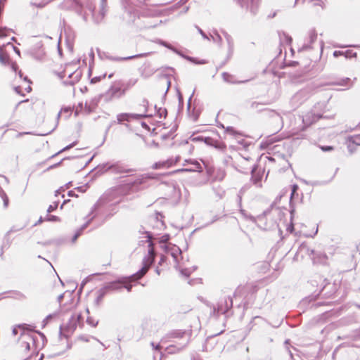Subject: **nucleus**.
Returning <instances> with one entry per match:
<instances>
[{
  "instance_id": "39",
  "label": "nucleus",
  "mask_w": 360,
  "mask_h": 360,
  "mask_svg": "<svg viewBox=\"0 0 360 360\" xmlns=\"http://www.w3.org/2000/svg\"><path fill=\"white\" fill-rule=\"evenodd\" d=\"M240 213L242 214V215L246 218V219H250V221L255 222V217H254L253 216H251V215H248L245 210H243V209H240Z\"/></svg>"
},
{
  "instance_id": "31",
  "label": "nucleus",
  "mask_w": 360,
  "mask_h": 360,
  "mask_svg": "<svg viewBox=\"0 0 360 360\" xmlns=\"http://www.w3.org/2000/svg\"><path fill=\"white\" fill-rule=\"evenodd\" d=\"M140 110L141 113H139L138 115H144L143 118L147 117L146 112H148V101L146 98H143L141 103L139 104Z\"/></svg>"
},
{
  "instance_id": "45",
  "label": "nucleus",
  "mask_w": 360,
  "mask_h": 360,
  "mask_svg": "<svg viewBox=\"0 0 360 360\" xmlns=\"http://www.w3.org/2000/svg\"><path fill=\"white\" fill-rule=\"evenodd\" d=\"M105 75H103L102 76H99V77H93L91 79V84H95V83H97L98 82L101 81V79L102 78H105Z\"/></svg>"
},
{
  "instance_id": "34",
  "label": "nucleus",
  "mask_w": 360,
  "mask_h": 360,
  "mask_svg": "<svg viewBox=\"0 0 360 360\" xmlns=\"http://www.w3.org/2000/svg\"><path fill=\"white\" fill-rule=\"evenodd\" d=\"M4 46V45L0 46V63L6 65L9 61V56L6 52H4L3 49Z\"/></svg>"
},
{
  "instance_id": "20",
  "label": "nucleus",
  "mask_w": 360,
  "mask_h": 360,
  "mask_svg": "<svg viewBox=\"0 0 360 360\" xmlns=\"http://www.w3.org/2000/svg\"><path fill=\"white\" fill-rule=\"evenodd\" d=\"M203 142L207 146H213L219 150H224L226 147L223 143L211 137H205Z\"/></svg>"
},
{
  "instance_id": "5",
  "label": "nucleus",
  "mask_w": 360,
  "mask_h": 360,
  "mask_svg": "<svg viewBox=\"0 0 360 360\" xmlns=\"http://www.w3.org/2000/svg\"><path fill=\"white\" fill-rule=\"evenodd\" d=\"M81 319V314H74L71 315L68 323L65 326H60V335H62L63 330H65L68 334L72 333L76 329L77 324L80 323Z\"/></svg>"
},
{
  "instance_id": "41",
  "label": "nucleus",
  "mask_w": 360,
  "mask_h": 360,
  "mask_svg": "<svg viewBox=\"0 0 360 360\" xmlns=\"http://www.w3.org/2000/svg\"><path fill=\"white\" fill-rule=\"evenodd\" d=\"M56 315V313L51 314L46 316V317L43 320V327H44L49 322V321Z\"/></svg>"
},
{
  "instance_id": "40",
  "label": "nucleus",
  "mask_w": 360,
  "mask_h": 360,
  "mask_svg": "<svg viewBox=\"0 0 360 360\" xmlns=\"http://www.w3.org/2000/svg\"><path fill=\"white\" fill-rule=\"evenodd\" d=\"M44 221H60V219L57 216H55V215H49V216H47L45 219H44Z\"/></svg>"
},
{
  "instance_id": "44",
  "label": "nucleus",
  "mask_w": 360,
  "mask_h": 360,
  "mask_svg": "<svg viewBox=\"0 0 360 360\" xmlns=\"http://www.w3.org/2000/svg\"><path fill=\"white\" fill-rule=\"evenodd\" d=\"M158 114H159V116L160 117H164L165 118L166 116H167V111L166 109H162V108H159L158 111Z\"/></svg>"
},
{
  "instance_id": "17",
  "label": "nucleus",
  "mask_w": 360,
  "mask_h": 360,
  "mask_svg": "<svg viewBox=\"0 0 360 360\" xmlns=\"http://www.w3.org/2000/svg\"><path fill=\"white\" fill-rule=\"evenodd\" d=\"M317 39V34L315 30H312L309 32L307 39L304 42L300 51H306L311 49V44Z\"/></svg>"
},
{
  "instance_id": "25",
  "label": "nucleus",
  "mask_w": 360,
  "mask_h": 360,
  "mask_svg": "<svg viewBox=\"0 0 360 360\" xmlns=\"http://www.w3.org/2000/svg\"><path fill=\"white\" fill-rule=\"evenodd\" d=\"M22 228H20V229H15L14 227H12L5 235V237H4V242L1 246V255H3V249L6 247H9L10 245H11V242L9 241V235L13 233V232H15V231H19Z\"/></svg>"
},
{
  "instance_id": "4",
  "label": "nucleus",
  "mask_w": 360,
  "mask_h": 360,
  "mask_svg": "<svg viewBox=\"0 0 360 360\" xmlns=\"http://www.w3.org/2000/svg\"><path fill=\"white\" fill-rule=\"evenodd\" d=\"M124 95V90L122 88V81H116L112 84L104 96L107 101H110L114 98H120Z\"/></svg>"
},
{
  "instance_id": "9",
  "label": "nucleus",
  "mask_w": 360,
  "mask_h": 360,
  "mask_svg": "<svg viewBox=\"0 0 360 360\" xmlns=\"http://www.w3.org/2000/svg\"><path fill=\"white\" fill-rule=\"evenodd\" d=\"M60 7L65 10L73 9L79 14H82L83 4L79 0H63V1L60 4Z\"/></svg>"
},
{
  "instance_id": "37",
  "label": "nucleus",
  "mask_w": 360,
  "mask_h": 360,
  "mask_svg": "<svg viewBox=\"0 0 360 360\" xmlns=\"http://www.w3.org/2000/svg\"><path fill=\"white\" fill-rule=\"evenodd\" d=\"M223 34L229 44V47H231L233 46V39L231 35H229L227 32H223Z\"/></svg>"
},
{
  "instance_id": "12",
  "label": "nucleus",
  "mask_w": 360,
  "mask_h": 360,
  "mask_svg": "<svg viewBox=\"0 0 360 360\" xmlns=\"http://www.w3.org/2000/svg\"><path fill=\"white\" fill-rule=\"evenodd\" d=\"M242 8L249 9L253 14L257 13L259 0H235Z\"/></svg>"
},
{
  "instance_id": "43",
  "label": "nucleus",
  "mask_w": 360,
  "mask_h": 360,
  "mask_svg": "<svg viewBox=\"0 0 360 360\" xmlns=\"http://www.w3.org/2000/svg\"><path fill=\"white\" fill-rule=\"evenodd\" d=\"M58 205V202H55L53 205H50L47 209V212L51 213V212H53L55 210L57 209Z\"/></svg>"
},
{
  "instance_id": "61",
  "label": "nucleus",
  "mask_w": 360,
  "mask_h": 360,
  "mask_svg": "<svg viewBox=\"0 0 360 360\" xmlns=\"http://www.w3.org/2000/svg\"><path fill=\"white\" fill-rule=\"evenodd\" d=\"M84 110L87 114H89L91 112V108L88 106L86 103L84 105Z\"/></svg>"
},
{
  "instance_id": "10",
  "label": "nucleus",
  "mask_w": 360,
  "mask_h": 360,
  "mask_svg": "<svg viewBox=\"0 0 360 360\" xmlns=\"http://www.w3.org/2000/svg\"><path fill=\"white\" fill-rule=\"evenodd\" d=\"M161 248L173 257L175 263H179L178 257L181 255V250L177 245L169 243L162 245Z\"/></svg>"
},
{
  "instance_id": "15",
  "label": "nucleus",
  "mask_w": 360,
  "mask_h": 360,
  "mask_svg": "<svg viewBox=\"0 0 360 360\" xmlns=\"http://www.w3.org/2000/svg\"><path fill=\"white\" fill-rule=\"evenodd\" d=\"M81 3L83 4L81 15H82L83 19L86 20L87 15H89L87 11H89L90 14L93 15L95 9V4L92 0H84L81 1Z\"/></svg>"
},
{
  "instance_id": "24",
  "label": "nucleus",
  "mask_w": 360,
  "mask_h": 360,
  "mask_svg": "<svg viewBox=\"0 0 360 360\" xmlns=\"http://www.w3.org/2000/svg\"><path fill=\"white\" fill-rule=\"evenodd\" d=\"M229 303H228V301L226 300H225L224 301V302L226 304V307L224 308L223 307V301H221V302L218 304V308H217L219 313L226 314L228 311V310L232 307V300L231 298H229Z\"/></svg>"
},
{
  "instance_id": "23",
  "label": "nucleus",
  "mask_w": 360,
  "mask_h": 360,
  "mask_svg": "<svg viewBox=\"0 0 360 360\" xmlns=\"http://www.w3.org/2000/svg\"><path fill=\"white\" fill-rule=\"evenodd\" d=\"M221 77H222L223 80L225 82L229 83V84H240V83H244L246 82V81H238L235 79V77L233 75H231L229 72H222Z\"/></svg>"
},
{
  "instance_id": "13",
  "label": "nucleus",
  "mask_w": 360,
  "mask_h": 360,
  "mask_svg": "<svg viewBox=\"0 0 360 360\" xmlns=\"http://www.w3.org/2000/svg\"><path fill=\"white\" fill-rule=\"evenodd\" d=\"M144 115H138L136 113H120L117 115V124H123L124 122H130L131 120H139L143 118Z\"/></svg>"
},
{
  "instance_id": "55",
  "label": "nucleus",
  "mask_w": 360,
  "mask_h": 360,
  "mask_svg": "<svg viewBox=\"0 0 360 360\" xmlns=\"http://www.w3.org/2000/svg\"><path fill=\"white\" fill-rule=\"evenodd\" d=\"M87 323L89 324V325H91L93 326L94 327H95L97 324H98V321H93L90 318H88L87 320H86Z\"/></svg>"
},
{
  "instance_id": "60",
  "label": "nucleus",
  "mask_w": 360,
  "mask_h": 360,
  "mask_svg": "<svg viewBox=\"0 0 360 360\" xmlns=\"http://www.w3.org/2000/svg\"><path fill=\"white\" fill-rule=\"evenodd\" d=\"M2 200L4 201V207H6L8 206V196L6 195V197L2 198Z\"/></svg>"
},
{
  "instance_id": "50",
  "label": "nucleus",
  "mask_w": 360,
  "mask_h": 360,
  "mask_svg": "<svg viewBox=\"0 0 360 360\" xmlns=\"http://www.w3.org/2000/svg\"><path fill=\"white\" fill-rule=\"evenodd\" d=\"M350 79L347 77V78H345L341 80V82H340L338 83V84L340 85H347L349 82H350Z\"/></svg>"
},
{
  "instance_id": "59",
  "label": "nucleus",
  "mask_w": 360,
  "mask_h": 360,
  "mask_svg": "<svg viewBox=\"0 0 360 360\" xmlns=\"http://www.w3.org/2000/svg\"><path fill=\"white\" fill-rule=\"evenodd\" d=\"M181 274H183L184 276H185L186 277H188L189 275H190V272L188 271V269H182L181 271Z\"/></svg>"
},
{
  "instance_id": "35",
  "label": "nucleus",
  "mask_w": 360,
  "mask_h": 360,
  "mask_svg": "<svg viewBox=\"0 0 360 360\" xmlns=\"http://www.w3.org/2000/svg\"><path fill=\"white\" fill-rule=\"evenodd\" d=\"M350 141L353 143L360 146V134L354 135L349 138Z\"/></svg>"
},
{
  "instance_id": "2",
  "label": "nucleus",
  "mask_w": 360,
  "mask_h": 360,
  "mask_svg": "<svg viewBox=\"0 0 360 360\" xmlns=\"http://www.w3.org/2000/svg\"><path fill=\"white\" fill-rule=\"evenodd\" d=\"M191 336L190 330H175L167 334L169 338H174L180 340L176 345H172L167 347L169 353H175L184 349L189 343Z\"/></svg>"
},
{
  "instance_id": "11",
  "label": "nucleus",
  "mask_w": 360,
  "mask_h": 360,
  "mask_svg": "<svg viewBox=\"0 0 360 360\" xmlns=\"http://www.w3.org/2000/svg\"><path fill=\"white\" fill-rule=\"evenodd\" d=\"M129 280L128 278H120L116 281L107 283L104 287L108 290L110 291H119L123 288V284Z\"/></svg>"
},
{
  "instance_id": "54",
  "label": "nucleus",
  "mask_w": 360,
  "mask_h": 360,
  "mask_svg": "<svg viewBox=\"0 0 360 360\" xmlns=\"http://www.w3.org/2000/svg\"><path fill=\"white\" fill-rule=\"evenodd\" d=\"M226 131L228 133L231 134H236V131H235V129H234V128H233V127H228L226 128Z\"/></svg>"
},
{
  "instance_id": "18",
  "label": "nucleus",
  "mask_w": 360,
  "mask_h": 360,
  "mask_svg": "<svg viewBox=\"0 0 360 360\" xmlns=\"http://www.w3.org/2000/svg\"><path fill=\"white\" fill-rule=\"evenodd\" d=\"M22 335L23 340L21 342V347L24 348L25 351H29L30 349V344H35L36 337L25 333H23Z\"/></svg>"
},
{
  "instance_id": "16",
  "label": "nucleus",
  "mask_w": 360,
  "mask_h": 360,
  "mask_svg": "<svg viewBox=\"0 0 360 360\" xmlns=\"http://www.w3.org/2000/svg\"><path fill=\"white\" fill-rule=\"evenodd\" d=\"M257 166L256 165H254L251 169V181L256 187L261 188L262 186V175L257 172Z\"/></svg>"
},
{
  "instance_id": "57",
  "label": "nucleus",
  "mask_w": 360,
  "mask_h": 360,
  "mask_svg": "<svg viewBox=\"0 0 360 360\" xmlns=\"http://www.w3.org/2000/svg\"><path fill=\"white\" fill-rule=\"evenodd\" d=\"M321 148L323 151H325V152L330 151L333 149V148L332 146H321Z\"/></svg>"
},
{
  "instance_id": "56",
  "label": "nucleus",
  "mask_w": 360,
  "mask_h": 360,
  "mask_svg": "<svg viewBox=\"0 0 360 360\" xmlns=\"http://www.w3.org/2000/svg\"><path fill=\"white\" fill-rule=\"evenodd\" d=\"M14 91H15V93H17L18 94H20L21 96H24V94L22 93V91H21V87L20 86H15L14 87Z\"/></svg>"
},
{
  "instance_id": "38",
  "label": "nucleus",
  "mask_w": 360,
  "mask_h": 360,
  "mask_svg": "<svg viewBox=\"0 0 360 360\" xmlns=\"http://www.w3.org/2000/svg\"><path fill=\"white\" fill-rule=\"evenodd\" d=\"M240 213L242 214V215L246 218V219H250V221L255 222V217H254L253 216H251V215H248L245 210H243V209H240Z\"/></svg>"
},
{
  "instance_id": "26",
  "label": "nucleus",
  "mask_w": 360,
  "mask_h": 360,
  "mask_svg": "<svg viewBox=\"0 0 360 360\" xmlns=\"http://www.w3.org/2000/svg\"><path fill=\"white\" fill-rule=\"evenodd\" d=\"M22 228H20V229H15L14 227H12L5 235V237H4V242L1 246V255H3V249L6 247H9L10 245H11V242L9 241V235L13 233V232H15V231H19Z\"/></svg>"
},
{
  "instance_id": "58",
  "label": "nucleus",
  "mask_w": 360,
  "mask_h": 360,
  "mask_svg": "<svg viewBox=\"0 0 360 360\" xmlns=\"http://www.w3.org/2000/svg\"><path fill=\"white\" fill-rule=\"evenodd\" d=\"M333 56L334 57L337 58L340 56H344V51H335L333 52Z\"/></svg>"
},
{
  "instance_id": "14",
  "label": "nucleus",
  "mask_w": 360,
  "mask_h": 360,
  "mask_svg": "<svg viewBox=\"0 0 360 360\" xmlns=\"http://www.w3.org/2000/svg\"><path fill=\"white\" fill-rule=\"evenodd\" d=\"M186 163L190 164L191 166L186 168H184L181 169L177 170V172H201L202 171V167L201 164L195 160H186L184 165Z\"/></svg>"
},
{
  "instance_id": "28",
  "label": "nucleus",
  "mask_w": 360,
  "mask_h": 360,
  "mask_svg": "<svg viewBox=\"0 0 360 360\" xmlns=\"http://www.w3.org/2000/svg\"><path fill=\"white\" fill-rule=\"evenodd\" d=\"M105 167H107L106 170L110 169L115 173H124L127 172V170L124 169L121 165L118 164H113L111 165L106 164Z\"/></svg>"
},
{
  "instance_id": "51",
  "label": "nucleus",
  "mask_w": 360,
  "mask_h": 360,
  "mask_svg": "<svg viewBox=\"0 0 360 360\" xmlns=\"http://www.w3.org/2000/svg\"><path fill=\"white\" fill-rule=\"evenodd\" d=\"M60 111L68 113V115H67V117H68L70 115V113L71 112V108L70 107H63L61 108Z\"/></svg>"
},
{
  "instance_id": "6",
  "label": "nucleus",
  "mask_w": 360,
  "mask_h": 360,
  "mask_svg": "<svg viewBox=\"0 0 360 360\" xmlns=\"http://www.w3.org/2000/svg\"><path fill=\"white\" fill-rule=\"evenodd\" d=\"M301 251L305 252L311 257L314 264H324L327 260V255L321 252H316L306 245L301 247Z\"/></svg>"
},
{
  "instance_id": "53",
  "label": "nucleus",
  "mask_w": 360,
  "mask_h": 360,
  "mask_svg": "<svg viewBox=\"0 0 360 360\" xmlns=\"http://www.w3.org/2000/svg\"><path fill=\"white\" fill-rule=\"evenodd\" d=\"M192 63H193L195 64L202 65V64H205L206 61L205 60H198L197 58H194V60L192 61Z\"/></svg>"
},
{
  "instance_id": "32",
  "label": "nucleus",
  "mask_w": 360,
  "mask_h": 360,
  "mask_svg": "<svg viewBox=\"0 0 360 360\" xmlns=\"http://www.w3.org/2000/svg\"><path fill=\"white\" fill-rule=\"evenodd\" d=\"M297 190H298V186L297 184H293L292 186H291V193H290V207H292V203H293V201H294V199L295 198H298V193H297Z\"/></svg>"
},
{
  "instance_id": "7",
  "label": "nucleus",
  "mask_w": 360,
  "mask_h": 360,
  "mask_svg": "<svg viewBox=\"0 0 360 360\" xmlns=\"http://www.w3.org/2000/svg\"><path fill=\"white\" fill-rule=\"evenodd\" d=\"M153 178V177L150 174H139L131 176L127 180L126 184L132 188H135L146 184L148 180Z\"/></svg>"
},
{
  "instance_id": "29",
  "label": "nucleus",
  "mask_w": 360,
  "mask_h": 360,
  "mask_svg": "<svg viewBox=\"0 0 360 360\" xmlns=\"http://www.w3.org/2000/svg\"><path fill=\"white\" fill-rule=\"evenodd\" d=\"M97 205H94L91 209V213L86 217V221L79 228V229L83 232V231L88 226V225L91 223V221L94 219L95 216L90 217L91 214L96 210Z\"/></svg>"
},
{
  "instance_id": "33",
  "label": "nucleus",
  "mask_w": 360,
  "mask_h": 360,
  "mask_svg": "<svg viewBox=\"0 0 360 360\" xmlns=\"http://www.w3.org/2000/svg\"><path fill=\"white\" fill-rule=\"evenodd\" d=\"M108 290L105 288L103 286L102 288L98 290L97 291V297L96 298V303L97 305L100 304V302L102 301L103 298L105 297V295L108 293Z\"/></svg>"
},
{
  "instance_id": "3",
  "label": "nucleus",
  "mask_w": 360,
  "mask_h": 360,
  "mask_svg": "<svg viewBox=\"0 0 360 360\" xmlns=\"http://www.w3.org/2000/svg\"><path fill=\"white\" fill-rule=\"evenodd\" d=\"M314 91V86H308L295 94L290 100L292 107L295 109L307 101Z\"/></svg>"
},
{
  "instance_id": "30",
  "label": "nucleus",
  "mask_w": 360,
  "mask_h": 360,
  "mask_svg": "<svg viewBox=\"0 0 360 360\" xmlns=\"http://www.w3.org/2000/svg\"><path fill=\"white\" fill-rule=\"evenodd\" d=\"M97 205H94L91 209V213L86 217V221L79 228V229L83 232V231L88 226V225L91 223V221L94 219L95 216L90 217L91 214L96 210Z\"/></svg>"
},
{
  "instance_id": "47",
  "label": "nucleus",
  "mask_w": 360,
  "mask_h": 360,
  "mask_svg": "<svg viewBox=\"0 0 360 360\" xmlns=\"http://www.w3.org/2000/svg\"><path fill=\"white\" fill-rule=\"evenodd\" d=\"M196 28L198 31V32L201 34V36L205 39H208V37L207 36V34L203 32V30L202 29H200L199 27L196 26Z\"/></svg>"
},
{
  "instance_id": "63",
  "label": "nucleus",
  "mask_w": 360,
  "mask_h": 360,
  "mask_svg": "<svg viewBox=\"0 0 360 360\" xmlns=\"http://www.w3.org/2000/svg\"><path fill=\"white\" fill-rule=\"evenodd\" d=\"M283 36L286 38L287 42H288V44H290V43H291V41H292V38H291L290 36H288V35L285 34V33H283Z\"/></svg>"
},
{
  "instance_id": "46",
  "label": "nucleus",
  "mask_w": 360,
  "mask_h": 360,
  "mask_svg": "<svg viewBox=\"0 0 360 360\" xmlns=\"http://www.w3.org/2000/svg\"><path fill=\"white\" fill-rule=\"evenodd\" d=\"M8 30L6 27H0V38L4 37L6 36V32Z\"/></svg>"
},
{
  "instance_id": "8",
  "label": "nucleus",
  "mask_w": 360,
  "mask_h": 360,
  "mask_svg": "<svg viewBox=\"0 0 360 360\" xmlns=\"http://www.w3.org/2000/svg\"><path fill=\"white\" fill-rule=\"evenodd\" d=\"M180 156L169 158L165 160L155 162L151 168L153 169H167L176 165L180 160Z\"/></svg>"
},
{
  "instance_id": "19",
  "label": "nucleus",
  "mask_w": 360,
  "mask_h": 360,
  "mask_svg": "<svg viewBox=\"0 0 360 360\" xmlns=\"http://www.w3.org/2000/svg\"><path fill=\"white\" fill-rule=\"evenodd\" d=\"M149 53H143L140 54H136L127 57H117V56H112L110 55H107L105 57L107 59L111 61H125L129 60L134 58H141L144 56H147Z\"/></svg>"
},
{
  "instance_id": "1",
  "label": "nucleus",
  "mask_w": 360,
  "mask_h": 360,
  "mask_svg": "<svg viewBox=\"0 0 360 360\" xmlns=\"http://www.w3.org/2000/svg\"><path fill=\"white\" fill-rule=\"evenodd\" d=\"M146 242L148 243V255L143 259V266L136 273L128 276L129 280L123 284V288H126L128 292L131 290L132 285L130 284L131 282L138 281L145 276L148 272L149 268L153 264L155 260V252L154 250V244L152 240V235L150 232H146Z\"/></svg>"
},
{
  "instance_id": "27",
  "label": "nucleus",
  "mask_w": 360,
  "mask_h": 360,
  "mask_svg": "<svg viewBox=\"0 0 360 360\" xmlns=\"http://www.w3.org/2000/svg\"><path fill=\"white\" fill-rule=\"evenodd\" d=\"M138 82V79L136 78H131L128 81L123 82H122V88L124 90V94L126 92L132 88Z\"/></svg>"
},
{
  "instance_id": "64",
  "label": "nucleus",
  "mask_w": 360,
  "mask_h": 360,
  "mask_svg": "<svg viewBox=\"0 0 360 360\" xmlns=\"http://www.w3.org/2000/svg\"><path fill=\"white\" fill-rule=\"evenodd\" d=\"M6 193H5V191L2 189L1 187H0V197L2 198L4 197H6Z\"/></svg>"
},
{
  "instance_id": "48",
  "label": "nucleus",
  "mask_w": 360,
  "mask_h": 360,
  "mask_svg": "<svg viewBox=\"0 0 360 360\" xmlns=\"http://www.w3.org/2000/svg\"><path fill=\"white\" fill-rule=\"evenodd\" d=\"M75 144H76V143H75V142H73L72 143H71V144H70V145H68V146H65V148H63L62 150H60L59 151V153H62V152H63V151H65V150H69V149L72 148L73 146H75Z\"/></svg>"
},
{
  "instance_id": "42",
  "label": "nucleus",
  "mask_w": 360,
  "mask_h": 360,
  "mask_svg": "<svg viewBox=\"0 0 360 360\" xmlns=\"http://www.w3.org/2000/svg\"><path fill=\"white\" fill-rule=\"evenodd\" d=\"M169 235L168 234H165L163 235L161 238H160V243H162V245H165V244H167V243L168 242V240H169Z\"/></svg>"
},
{
  "instance_id": "62",
  "label": "nucleus",
  "mask_w": 360,
  "mask_h": 360,
  "mask_svg": "<svg viewBox=\"0 0 360 360\" xmlns=\"http://www.w3.org/2000/svg\"><path fill=\"white\" fill-rule=\"evenodd\" d=\"M11 68L14 72H17L18 67L15 63H13L11 65Z\"/></svg>"
},
{
  "instance_id": "49",
  "label": "nucleus",
  "mask_w": 360,
  "mask_h": 360,
  "mask_svg": "<svg viewBox=\"0 0 360 360\" xmlns=\"http://www.w3.org/2000/svg\"><path fill=\"white\" fill-rule=\"evenodd\" d=\"M7 46H11V47L13 49V51L18 55L20 56V50L15 47V46H13L11 42H8L7 43Z\"/></svg>"
},
{
  "instance_id": "36",
  "label": "nucleus",
  "mask_w": 360,
  "mask_h": 360,
  "mask_svg": "<svg viewBox=\"0 0 360 360\" xmlns=\"http://www.w3.org/2000/svg\"><path fill=\"white\" fill-rule=\"evenodd\" d=\"M344 56L346 58H353V57H356V53L354 52L352 50H347V51H344Z\"/></svg>"
},
{
  "instance_id": "22",
  "label": "nucleus",
  "mask_w": 360,
  "mask_h": 360,
  "mask_svg": "<svg viewBox=\"0 0 360 360\" xmlns=\"http://www.w3.org/2000/svg\"><path fill=\"white\" fill-rule=\"evenodd\" d=\"M80 77V72L75 71L74 72H71L68 75V77L71 79L64 81V84L72 86L79 80Z\"/></svg>"
},
{
  "instance_id": "21",
  "label": "nucleus",
  "mask_w": 360,
  "mask_h": 360,
  "mask_svg": "<svg viewBox=\"0 0 360 360\" xmlns=\"http://www.w3.org/2000/svg\"><path fill=\"white\" fill-rule=\"evenodd\" d=\"M158 44H160V45L162 46H164L167 48H168L170 50H172L174 53L179 54V56H181V57L186 58V60L192 62L194 60V58L193 57H191V56H184V54H182L181 52H179L178 50H176V49H174L173 46H172L169 44H168L167 42L165 41H162L161 39H159L158 40Z\"/></svg>"
},
{
  "instance_id": "52",
  "label": "nucleus",
  "mask_w": 360,
  "mask_h": 360,
  "mask_svg": "<svg viewBox=\"0 0 360 360\" xmlns=\"http://www.w3.org/2000/svg\"><path fill=\"white\" fill-rule=\"evenodd\" d=\"M83 103H79L78 104V106L76 108V110H75V115H77L79 112L80 110H82L83 109Z\"/></svg>"
}]
</instances>
